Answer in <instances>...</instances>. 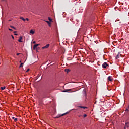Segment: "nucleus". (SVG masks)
Returning a JSON list of instances; mask_svg holds the SVG:
<instances>
[{
	"instance_id": "nucleus-20",
	"label": "nucleus",
	"mask_w": 129,
	"mask_h": 129,
	"mask_svg": "<svg viewBox=\"0 0 129 129\" xmlns=\"http://www.w3.org/2000/svg\"><path fill=\"white\" fill-rule=\"evenodd\" d=\"M40 49V47H36V51H38Z\"/></svg>"
},
{
	"instance_id": "nucleus-6",
	"label": "nucleus",
	"mask_w": 129,
	"mask_h": 129,
	"mask_svg": "<svg viewBox=\"0 0 129 129\" xmlns=\"http://www.w3.org/2000/svg\"><path fill=\"white\" fill-rule=\"evenodd\" d=\"M108 80L109 81H113V79H112V77H111V76H109V77H108Z\"/></svg>"
},
{
	"instance_id": "nucleus-29",
	"label": "nucleus",
	"mask_w": 129,
	"mask_h": 129,
	"mask_svg": "<svg viewBox=\"0 0 129 129\" xmlns=\"http://www.w3.org/2000/svg\"><path fill=\"white\" fill-rule=\"evenodd\" d=\"M33 44H36V41H33Z\"/></svg>"
},
{
	"instance_id": "nucleus-9",
	"label": "nucleus",
	"mask_w": 129,
	"mask_h": 129,
	"mask_svg": "<svg viewBox=\"0 0 129 129\" xmlns=\"http://www.w3.org/2000/svg\"><path fill=\"white\" fill-rule=\"evenodd\" d=\"M20 19L21 20H22V21H23V22H26V19H25V18H24V17H20Z\"/></svg>"
},
{
	"instance_id": "nucleus-10",
	"label": "nucleus",
	"mask_w": 129,
	"mask_h": 129,
	"mask_svg": "<svg viewBox=\"0 0 129 129\" xmlns=\"http://www.w3.org/2000/svg\"><path fill=\"white\" fill-rule=\"evenodd\" d=\"M45 22L46 23H47L48 26H49V27H51V22H50L49 21H45Z\"/></svg>"
},
{
	"instance_id": "nucleus-27",
	"label": "nucleus",
	"mask_w": 129,
	"mask_h": 129,
	"mask_svg": "<svg viewBox=\"0 0 129 129\" xmlns=\"http://www.w3.org/2000/svg\"><path fill=\"white\" fill-rule=\"evenodd\" d=\"M29 21V19L28 18H26V19H25V21Z\"/></svg>"
},
{
	"instance_id": "nucleus-14",
	"label": "nucleus",
	"mask_w": 129,
	"mask_h": 129,
	"mask_svg": "<svg viewBox=\"0 0 129 129\" xmlns=\"http://www.w3.org/2000/svg\"><path fill=\"white\" fill-rule=\"evenodd\" d=\"M125 127H129V122H126L125 123Z\"/></svg>"
},
{
	"instance_id": "nucleus-2",
	"label": "nucleus",
	"mask_w": 129,
	"mask_h": 129,
	"mask_svg": "<svg viewBox=\"0 0 129 129\" xmlns=\"http://www.w3.org/2000/svg\"><path fill=\"white\" fill-rule=\"evenodd\" d=\"M68 112L65 113L64 114H62L61 115H58L56 117H55V118H59L61 117V116H64V115H66V114H68Z\"/></svg>"
},
{
	"instance_id": "nucleus-16",
	"label": "nucleus",
	"mask_w": 129,
	"mask_h": 129,
	"mask_svg": "<svg viewBox=\"0 0 129 129\" xmlns=\"http://www.w3.org/2000/svg\"><path fill=\"white\" fill-rule=\"evenodd\" d=\"M48 20H49V22H53L52 19L50 17H48Z\"/></svg>"
},
{
	"instance_id": "nucleus-15",
	"label": "nucleus",
	"mask_w": 129,
	"mask_h": 129,
	"mask_svg": "<svg viewBox=\"0 0 129 129\" xmlns=\"http://www.w3.org/2000/svg\"><path fill=\"white\" fill-rule=\"evenodd\" d=\"M1 89L2 90H4V89H6V86L1 87Z\"/></svg>"
},
{
	"instance_id": "nucleus-17",
	"label": "nucleus",
	"mask_w": 129,
	"mask_h": 129,
	"mask_svg": "<svg viewBox=\"0 0 129 129\" xmlns=\"http://www.w3.org/2000/svg\"><path fill=\"white\" fill-rule=\"evenodd\" d=\"M115 58L116 59H119V54L117 55Z\"/></svg>"
},
{
	"instance_id": "nucleus-7",
	"label": "nucleus",
	"mask_w": 129,
	"mask_h": 129,
	"mask_svg": "<svg viewBox=\"0 0 129 129\" xmlns=\"http://www.w3.org/2000/svg\"><path fill=\"white\" fill-rule=\"evenodd\" d=\"M40 44H37L34 45L33 46V50H36V48L38 47V46H39Z\"/></svg>"
},
{
	"instance_id": "nucleus-31",
	"label": "nucleus",
	"mask_w": 129,
	"mask_h": 129,
	"mask_svg": "<svg viewBox=\"0 0 129 129\" xmlns=\"http://www.w3.org/2000/svg\"><path fill=\"white\" fill-rule=\"evenodd\" d=\"M14 35H15V36H18V34L15 33Z\"/></svg>"
},
{
	"instance_id": "nucleus-25",
	"label": "nucleus",
	"mask_w": 129,
	"mask_h": 129,
	"mask_svg": "<svg viewBox=\"0 0 129 129\" xmlns=\"http://www.w3.org/2000/svg\"><path fill=\"white\" fill-rule=\"evenodd\" d=\"M8 30H9V31H13V29H11V28H9Z\"/></svg>"
},
{
	"instance_id": "nucleus-21",
	"label": "nucleus",
	"mask_w": 129,
	"mask_h": 129,
	"mask_svg": "<svg viewBox=\"0 0 129 129\" xmlns=\"http://www.w3.org/2000/svg\"><path fill=\"white\" fill-rule=\"evenodd\" d=\"M87 116V115L86 114L83 115L84 118H85V117H86Z\"/></svg>"
},
{
	"instance_id": "nucleus-33",
	"label": "nucleus",
	"mask_w": 129,
	"mask_h": 129,
	"mask_svg": "<svg viewBox=\"0 0 129 129\" xmlns=\"http://www.w3.org/2000/svg\"><path fill=\"white\" fill-rule=\"evenodd\" d=\"M96 103V101L95 102L94 104H95Z\"/></svg>"
},
{
	"instance_id": "nucleus-28",
	"label": "nucleus",
	"mask_w": 129,
	"mask_h": 129,
	"mask_svg": "<svg viewBox=\"0 0 129 129\" xmlns=\"http://www.w3.org/2000/svg\"><path fill=\"white\" fill-rule=\"evenodd\" d=\"M19 55H20V53H17V56H19Z\"/></svg>"
},
{
	"instance_id": "nucleus-23",
	"label": "nucleus",
	"mask_w": 129,
	"mask_h": 129,
	"mask_svg": "<svg viewBox=\"0 0 129 129\" xmlns=\"http://www.w3.org/2000/svg\"><path fill=\"white\" fill-rule=\"evenodd\" d=\"M29 71H30V69H28L26 70V72H29Z\"/></svg>"
},
{
	"instance_id": "nucleus-18",
	"label": "nucleus",
	"mask_w": 129,
	"mask_h": 129,
	"mask_svg": "<svg viewBox=\"0 0 129 129\" xmlns=\"http://www.w3.org/2000/svg\"><path fill=\"white\" fill-rule=\"evenodd\" d=\"M24 65L23 63H21L19 66V67L21 68V67H23V66Z\"/></svg>"
},
{
	"instance_id": "nucleus-34",
	"label": "nucleus",
	"mask_w": 129,
	"mask_h": 129,
	"mask_svg": "<svg viewBox=\"0 0 129 129\" xmlns=\"http://www.w3.org/2000/svg\"><path fill=\"white\" fill-rule=\"evenodd\" d=\"M124 128L125 129V127H124Z\"/></svg>"
},
{
	"instance_id": "nucleus-11",
	"label": "nucleus",
	"mask_w": 129,
	"mask_h": 129,
	"mask_svg": "<svg viewBox=\"0 0 129 129\" xmlns=\"http://www.w3.org/2000/svg\"><path fill=\"white\" fill-rule=\"evenodd\" d=\"M30 33V34H32V35H34V34H35V31H34V30H31Z\"/></svg>"
},
{
	"instance_id": "nucleus-12",
	"label": "nucleus",
	"mask_w": 129,
	"mask_h": 129,
	"mask_svg": "<svg viewBox=\"0 0 129 129\" xmlns=\"http://www.w3.org/2000/svg\"><path fill=\"white\" fill-rule=\"evenodd\" d=\"M78 107H80V108H83L84 109H85V108L87 109V107H83V106H79Z\"/></svg>"
},
{
	"instance_id": "nucleus-32",
	"label": "nucleus",
	"mask_w": 129,
	"mask_h": 129,
	"mask_svg": "<svg viewBox=\"0 0 129 129\" xmlns=\"http://www.w3.org/2000/svg\"><path fill=\"white\" fill-rule=\"evenodd\" d=\"M17 31H14V33H17Z\"/></svg>"
},
{
	"instance_id": "nucleus-4",
	"label": "nucleus",
	"mask_w": 129,
	"mask_h": 129,
	"mask_svg": "<svg viewBox=\"0 0 129 129\" xmlns=\"http://www.w3.org/2000/svg\"><path fill=\"white\" fill-rule=\"evenodd\" d=\"M69 91H72V89L64 90L62 92H69Z\"/></svg>"
},
{
	"instance_id": "nucleus-24",
	"label": "nucleus",
	"mask_w": 129,
	"mask_h": 129,
	"mask_svg": "<svg viewBox=\"0 0 129 129\" xmlns=\"http://www.w3.org/2000/svg\"><path fill=\"white\" fill-rule=\"evenodd\" d=\"M78 117H81V116H82V115H78Z\"/></svg>"
},
{
	"instance_id": "nucleus-13",
	"label": "nucleus",
	"mask_w": 129,
	"mask_h": 129,
	"mask_svg": "<svg viewBox=\"0 0 129 129\" xmlns=\"http://www.w3.org/2000/svg\"><path fill=\"white\" fill-rule=\"evenodd\" d=\"M65 72L68 73V72H70V70L69 69H65Z\"/></svg>"
},
{
	"instance_id": "nucleus-5",
	"label": "nucleus",
	"mask_w": 129,
	"mask_h": 129,
	"mask_svg": "<svg viewBox=\"0 0 129 129\" xmlns=\"http://www.w3.org/2000/svg\"><path fill=\"white\" fill-rule=\"evenodd\" d=\"M23 39V37L20 36L18 39V42H19V43H23V41H22Z\"/></svg>"
},
{
	"instance_id": "nucleus-8",
	"label": "nucleus",
	"mask_w": 129,
	"mask_h": 129,
	"mask_svg": "<svg viewBox=\"0 0 129 129\" xmlns=\"http://www.w3.org/2000/svg\"><path fill=\"white\" fill-rule=\"evenodd\" d=\"M12 119H14L15 122H17V121H18V118H15V117H13Z\"/></svg>"
},
{
	"instance_id": "nucleus-30",
	"label": "nucleus",
	"mask_w": 129,
	"mask_h": 129,
	"mask_svg": "<svg viewBox=\"0 0 129 129\" xmlns=\"http://www.w3.org/2000/svg\"><path fill=\"white\" fill-rule=\"evenodd\" d=\"M129 111V109H127L125 111Z\"/></svg>"
},
{
	"instance_id": "nucleus-1",
	"label": "nucleus",
	"mask_w": 129,
	"mask_h": 129,
	"mask_svg": "<svg viewBox=\"0 0 129 129\" xmlns=\"http://www.w3.org/2000/svg\"><path fill=\"white\" fill-rule=\"evenodd\" d=\"M108 66H109V65H108V64H107V62H104L102 64V68H104V69L107 68V67H108Z\"/></svg>"
},
{
	"instance_id": "nucleus-3",
	"label": "nucleus",
	"mask_w": 129,
	"mask_h": 129,
	"mask_svg": "<svg viewBox=\"0 0 129 129\" xmlns=\"http://www.w3.org/2000/svg\"><path fill=\"white\" fill-rule=\"evenodd\" d=\"M50 47V44H47L45 46L42 47V49H48Z\"/></svg>"
},
{
	"instance_id": "nucleus-22",
	"label": "nucleus",
	"mask_w": 129,
	"mask_h": 129,
	"mask_svg": "<svg viewBox=\"0 0 129 129\" xmlns=\"http://www.w3.org/2000/svg\"><path fill=\"white\" fill-rule=\"evenodd\" d=\"M39 76H41V74H38L37 77V79L39 78Z\"/></svg>"
},
{
	"instance_id": "nucleus-26",
	"label": "nucleus",
	"mask_w": 129,
	"mask_h": 129,
	"mask_svg": "<svg viewBox=\"0 0 129 129\" xmlns=\"http://www.w3.org/2000/svg\"><path fill=\"white\" fill-rule=\"evenodd\" d=\"M11 37H12V39H13V40L15 39L14 37V36L11 35Z\"/></svg>"
},
{
	"instance_id": "nucleus-19",
	"label": "nucleus",
	"mask_w": 129,
	"mask_h": 129,
	"mask_svg": "<svg viewBox=\"0 0 129 129\" xmlns=\"http://www.w3.org/2000/svg\"><path fill=\"white\" fill-rule=\"evenodd\" d=\"M10 28H12V29H14V30H16V28H15V27H14V26H11Z\"/></svg>"
}]
</instances>
